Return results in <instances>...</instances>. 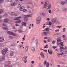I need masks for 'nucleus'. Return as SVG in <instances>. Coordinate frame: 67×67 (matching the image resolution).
<instances>
[{
  "instance_id": "nucleus-1",
  "label": "nucleus",
  "mask_w": 67,
  "mask_h": 67,
  "mask_svg": "<svg viewBox=\"0 0 67 67\" xmlns=\"http://www.w3.org/2000/svg\"><path fill=\"white\" fill-rule=\"evenodd\" d=\"M7 51H8V48H7L3 49L2 52V54L4 55H5L6 54H7Z\"/></svg>"
},
{
  "instance_id": "nucleus-2",
  "label": "nucleus",
  "mask_w": 67,
  "mask_h": 67,
  "mask_svg": "<svg viewBox=\"0 0 67 67\" xmlns=\"http://www.w3.org/2000/svg\"><path fill=\"white\" fill-rule=\"evenodd\" d=\"M49 1H47L46 2H45V4H44V6L43 7V8H47V5H48L49 4Z\"/></svg>"
},
{
  "instance_id": "nucleus-3",
  "label": "nucleus",
  "mask_w": 67,
  "mask_h": 67,
  "mask_svg": "<svg viewBox=\"0 0 67 67\" xmlns=\"http://www.w3.org/2000/svg\"><path fill=\"white\" fill-rule=\"evenodd\" d=\"M32 16V15H25V22L28 21V18L29 17Z\"/></svg>"
},
{
  "instance_id": "nucleus-4",
  "label": "nucleus",
  "mask_w": 67,
  "mask_h": 67,
  "mask_svg": "<svg viewBox=\"0 0 67 67\" xmlns=\"http://www.w3.org/2000/svg\"><path fill=\"white\" fill-rule=\"evenodd\" d=\"M8 34H9L10 35H13L14 36H16V35L15 33H14L10 31H8L7 32Z\"/></svg>"
},
{
  "instance_id": "nucleus-5",
  "label": "nucleus",
  "mask_w": 67,
  "mask_h": 67,
  "mask_svg": "<svg viewBox=\"0 0 67 67\" xmlns=\"http://www.w3.org/2000/svg\"><path fill=\"white\" fill-rule=\"evenodd\" d=\"M57 21V19L54 18V19H52L51 20V21L52 22V23H53V24H55L56 21Z\"/></svg>"
},
{
  "instance_id": "nucleus-6",
  "label": "nucleus",
  "mask_w": 67,
  "mask_h": 67,
  "mask_svg": "<svg viewBox=\"0 0 67 67\" xmlns=\"http://www.w3.org/2000/svg\"><path fill=\"white\" fill-rule=\"evenodd\" d=\"M60 52H63L64 50H65V48H64V47L63 46L61 47L60 48Z\"/></svg>"
},
{
  "instance_id": "nucleus-7",
  "label": "nucleus",
  "mask_w": 67,
  "mask_h": 67,
  "mask_svg": "<svg viewBox=\"0 0 67 67\" xmlns=\"http://www.w3.org/2000/svg\"><path fill=\"white\" fill-rule=\"evenodd\" d=\"M10 56H13L14 55V52L13 51H11L10 53Z\"/></svg>"
},
{
  "instance_id": "nucleus-8",
  "label": "nucleus",
  "mask_w": 67,
  "mask_h": 67,
  "mask_svg": "<svg viewBox=\"0 0 67 67\" xmlns=\"http://www.w3.org/2000/svg\"><path fill=\"white\" fill-rule=\"evenodd\" d=\"M40 55L42 58H45V56L44 55V54L43 52H41L40 53Z\"/></svg>"
},
{
  "instance_id": "nucleus-9",
  "label": "nucleus",
  "mask_w": 67,
  "mask_h": 67,
  "mask_svg": "<svg viewBox=\"0 0 67 67\" xmlns=\"http://www.w3.org/2000/svg\"><path fill=\"white\" fill-rule=\"evenodd\" d=\"M16 5V3L15 2H13L11 4V6H14V5Z\"/></svg>"
},
{
  "instance_id": "nucleus-10",
  "label": "nucleus",
  "mask_w": 67,
  "mask_h": 67,
  "mask_svg": "<svg viewBox=\"0 0 67 67\" xmlns=\"http://www.w3.org/2000/svg\"><path fill=\"white\" fill-rule=\"evenodd\" d=\"M4 41V38L2 37H0V42H2Z\"/></svg>"
},
{
  "instance_id": "nucleus-11",
  "label": "nucleus",
  "mask_w": 67,
  "mask_h": 67,
  "mask_svg": "<svg viewBox=\"0 0 67 67\" xmlns=\"http://www.w3.org/2000/svg\"><path fill=\"white\" fill-rule=\"evenodd\" d=\"M20 18H21V16L18 17H16L15 19H14V20H19Z\"/></svg>"
},
{
  "instance_id": "nucleus-12",
  "label": "nucleus",
  "mask_w": 67,
  "mask_h": 67,
  "mask_svg": "<svg viewBox=\"0 0 67 67\" xmlns=\"http://www.w3.org/2000/svg\"><path fill=\"white\" fill-rule=\"evenodd\" d=\"M24 8H25V7L24 6H22L20 8L19 10L20 11H23V9H24Z\"/></svg>"
},
{
  "instance_id": "nucleus-13",
  "label": "nucleus",
  "mask_w": 67,
  "mask_h": 67,
  "mask_svg": "<svg viewBox=\"0 0 67 67\" xmlns=\"http://www.w3.org/2000/svg\"><path fill=\"white\" fill-rule=\"evenodd\" d=\"M5 63L6 64H7V65H9V64H11V62L10 61H6L5 62Z\"/></svg>"
},
{
  "instance_id": "nucleus-14",
  "label": "nucleus",
  "mask_w": 67,
  "mask_h": 67,
  "mask_svg": "<svg viewBox=\"0 0 67 67\" xmlns=\"http://www.w3.org/2000/svg\"><path fill=\"white\" fill-rule=\"evenodd\" d=\"M29 49V46L28 45L25 48V52H27L28 51V49Z\"/></svg>"
},
{
  "instance_id": "nucleus-15",
  "label": "nucleus",
  "mask_w": 67,
  "mask_h": 67,
  "mask_svg": "<svg viewBox=\"0 0 67 67\" xmlns=\"http://www.w3.org/2000/svg\"><path fill=\"white\" fill-rule=\"evenodd\" d=\"M48 53H49V54L51 55H52L53 54V53L52 52V50H51L50 52H49V49H48Z\"/></svg>"
},
{
  "instance_id": "nucleus-16",
  "label": "nucleus",
  "mask_w": 67,
  "mask_h": 67,
  "mask_svg": "<svg viewBox=\"0 0 67 67\" xmlns=\"http://www.w3.org/2000/svg\"><path fill=\"white\" fill-rule=\"evenodd\" d=\"M2 29L4 30H6V31H8L9 30V29L5 27H2Z\"/></svg>"
},
{
  "instance_id": "nucleus-17",
  "label": "nucleus",
  "mask_w": 67,
  "mask_h": 67,
  "mask_svg": "<svg viewBox=\"0 0 67 67\" xmlns=\"http://www.w3.org/2000/svg\"><path fill=\"white\" fill-rule=\"evenodd\" d=\"M9 20L8 18H6L4 19V22H8Z\"/></svg>"
},
{
  "instance_id": "nucleus-18",
  "label": "nucleus",
  "mask_w": 67,
  "mask_h": 67,
  "mask_svg": "<svg viewBox=\"0 0 67 67\" xmlns=\"http://www.w3.org/2000/svg\"><path fill=\"white\" fill-rule=\"evenodd\" d=\"M13 66L12 65H10L9 66V65H7V64L5 65V67H12Z\"/></svg>"
},
{
  "instance_id": "nucleus-19",
  "label": "nucleus",
  "mask_w": 67,
  "mask_h": 67,
  "mask_svg": "<svg viewBox=\"0 0 67 67\" xmlns=\"http://www.w3.org/2000/svg\"><path fill=\"white\" fill-rule=\"evenodd\" d=\"M21 22H22V21L21 20H19L15 21V23H21Z\"/></svg>"
},
{
  "instance_id": "nucleus-20",
  "label": "nucleus",
  "mask_w": 67,
  "mask_h": 67,
  "mask_svg": "<svg viewBox=\"0 0 67 67\" xmlns=\"http://www.w3.org/2000/svg\"><path fill=\"white\" fill-rule=\"evenodd\" d=\"M48 9H51V3H50L49 5H48Z\"/></svg>"
},
{
  "instance_id": "nucleus-21",
  "label": "nucleus",
  "mask_w": 67,
  "mask_h": 67,
  "mask_svg": "<svg viewBox=\"0 0 67 67\" xmlns=\"http://www.w3.org/2000/svg\"><path fill=\"white\" fill-rule=\"evenodd\" d=\"M35 48L34 47H33L31 48V50H32L33 52H34L35 51Z\"/></svg>"
},
{
  "instance_id": "nucleus-22",
  "label": "nucleus",
  "mask_w": 67,
  "mask_h": 67,
  "mask_svg": "<svg viewBox=\"0 0 67 67\" xmlns=\"http://www.w3.org/2000/svg\"><path fill=\"white\" fill-rule=\"evenodd\" d=\"M58 43L59 44H60L61 46H64V44H63V42H60Z\"/></svg>"
},
{
  "instance_id": "nucleus-23",
  "label": "nucleus",
  "mask_w": 67,
  "mask_h": 67,
  "mask_svg": "<svg viewBox=\"0 0 67 67\" xmlns=\"http://www.w3.org/2000/svg\"><path fill=\"white\" fill-rule=\"evenodd\" d=\"M3 16L4 18H6L8 16V14L7 13H5Z\"/></svg>"
},
{
  "instance_id": "nucleus-24",
  "label": "nucleus",
  "mask_w": 67,
  "mask_h": 67,
  "mask_svg": "<svg viewBox=\"0 0 67 67\" xmlns=\"http://www.w3.org/2000/svg\"><path fill=\"white\" fill-rule=\"evenodd\" d=\"M40 20H37L36 21V23H37V24H39V23H40Z\"/></svg>"
},
{
  "instance_id": "nucleus-25",
  "label": "nucleus",
  "mask_w": 67,
  "mask_h": 67,
  "mask_svg": "<svg viewBox=\"0 0 67 67\" xmlns=\"http://www.w3.org/2000/svg\"><path fill=\"white\" fill-rule=\"evenodd\" d=\"M61 4H62L64 5L65 4V1H62L61 2Z\"/></svg>"
},
{
  "instance_id": "nucleus-26",
  "label": "nucleus",
  "mask_w": 67,
  "mask_h": 67,
  "mask_svg": "<svg viewBox=\"0 0 67 67\" xmlns=\"http://www.w3.org/2000/svg\"><path fill=\"white\" fill-rule=\"evenodd\" d=\"M13 0H7L6 2H11Z\"/></svg>"
},
{
  "instance_id": "nucleus-27",
  "label": "nucleus",
  "mask_w": 67,
  "mask_h": 67,
  "mask_svg": "<svg viewBox=\"0 0 67 67\" xmlns=\"http://www.w3.org/2000/svg\"><path fill=\"white\" fill-rule=\"evenodd\" d=\"M37 20L41 21V17L40 16L38 17L37 18Z\"/></svg>"
},
{
  "instance_id": "nucleus-28",
  "label": "nucleus",
  "mask_w": 67,
  "mask_h": 67,
  "mask_svg": "<svg viewBox=\"0 0 67 67\" xmlns=\"http://www.w3.org/2000/svg\"><path fill=\"white\" fill-rule=\"evenodd\" d=\"M57 41L58 42H62V41L61 40V39L60 38H59L57 40Z\"/></svg>"
},
{
  "instance_id": "nucleus-29",
  "label": "nucleus",
  "mask_w": 67,
  "mask_h": 67,
  "mask_svg": "<svg viewBox=\"0 0 67 67\" xmlns=\"http://www.w3.org/2000/svg\"><path fill=\"white\" fill-rule=\"evenodd\" d=\"M3 12V11L2 9H1L0 10V14L1 13H2Z\"/></svg>"
},
{
  "instance_id": "nucleus-30",
  "label": "nucleus",
  "mask_w": 67,
  "mask_h": 67,
  "mask_svg": "<svg viewBox=\"0 0 67 67\" xmlns=\"http://www.w3.org/2000/svg\"><path fill=\"white\" fill-rule=\"evenodd\" d=\"M22 60L23 61H25V57H24L22 59Z\"/></svg>"
},
{
  "instance_id": "nucleus-31",
  "label": "nucleus",
  "mask_w": 67,
  "mask_h": 67,
  "mask_svg": "<svg viewBox=\"0 0 67 67\" xmlns=\"http://www.w3.org/2000/svg\"><path fill=\"white\" fill-rule=\"evenodd\" d=\"M21 24L23 25H25V23L24 22H23Z\"/></svg>"
},
{
  "instance_id": "nucleus-32",
  "label": "nucleus",
  "mask_w": 67,
  "mask_h": 67,
  "mask_svg": "<svg viewBox=\"0 0 67 67\" xmlns=\"http://www.w3.org/2000/svg\"><path fill=\"white\" fill-rule=\"evenodd\" d=\"M50 41H51V38H48V39L47 41L48 42H49Z\"/></svg>"
},
{
  "instance_id": "nucleus-33",
  "label": "nucleus",
  "mask_w": 67,
  "mask_h": 67,
  "mask_svg": "<svg viewBox=\"0 0 67 67\" xmlns=\"http://www.w3.org/2000/svg\"><path fill=\"white\" fill-rule=\"evenodd\" d=\"M45 30L46 31H49V29H48V28H47L45 29Z\"/></svg>"
},
{
  "instance_id": "nucleus-34",
  "label": "nucleus",
  "mask_w": 67,
  "mask_h": 67,
  "mask_svg": "<svg viewBox=\"0 0 67 67\" xmlns=\"http://www.w3.org/2000/svg\"><path fill=\"white\" fill-rule=\"evenodd\" d=\"M10 14L11 15H14V14H15V13H14V12H13L10 13Z\"/></svg>"
},
{
  "instance_id": "nucleus-35",
  "label": "nucleus",
  "mask_w": 67,
  "mask_h": 67,
  "mask_svg": "<svg viewBox=\"0 0 67 67\" xmlns=\"http://www.w3.org/2000/svg\"><path fill=\"white\" fill-rule=\"evenodd\" d=\"M43 33L45 35H47V34H48L47 32H43Z\"/></svg>"
},
{
  "instance_id": "nucleus-36",
  "label": "nucleus",
  "mask_w": 67,
  "mask_h": 67,
  "mask_svg": "<svg viewBox=\"0 0 67 67\" xmlns=\"http://www.w3.org/2000/svg\"><path fill=\"white\" fill-rule=\"evenodd\" d=\"M46 63H47V61H45L44 62V65H46Z\"/></svg>"
},
{
  "instance_id": "nucleus-37",
  "label": "nucleus",
  "mask_w": 67,
  "mask_h": 67,
  "mask_svg": "<svg viewBox=\"0 0 67 67\" xmlns=\"http://www.w3.org/2000/svg\"><path fill=\"white\" fill-rule=\"evenodd\" d=\"M65 31H66V28H64L63 29V32H65Z\"/></svg>"
},
{
  "instance_id": "nucleus-38",
  "label": "nucleus",
  "mask_w": 67,
  "mask_h": 67,
  "mask_svg": "<svg viewBox=\"0 0 67 67\" xmlns=\"http://www.w3.org/2000/svg\"><path fill=\"white\" fill-rule=\"evenodd\" d=\"M4 0H0V3H2Z\"/></svg>"
},
{
  "instance_id": "nucleus-39",
  "label": "nucleus",
  "mask_w": 67,
  "mask_h": 67,
  "mask_svg": "<svg viewBox=\"0 0 67 67\" xmlns=\"http://www.w3.org/2000/svg\"><path fill=\"white\" fill-rule=\"evenodd\" d=\"M2 61H3V59H2V58H0V62H2Z\"/></svg>"
},
{
  "instance_id": "nucleus-40",
  "label": "nucleus",
  "mask_w": 67,
  "mask_h": 67,
  "mask_svg": "<svg viewBox=\"0 0 67 67\" xmlns=\"http://www.w3.org/2000/svg\"><path fill=\"white\" fill-rule=\"evenodd\" d=\"M35 44H37V40H36L35 41Z\"/></svg>"
},
{
  "instance_id": "nucleus-41",
  "label": "nucleus",
  "mask_w": 67,
  "mask_h": 67,
  "mask_svg": "<svg viewBox=\"0 0 67 67\" xmlns=\"http://www.w3.org/2000/svg\"><path fill=\"white\" fill-rule=\"evenodd\" d=\"M48 12L49 13H52V11L51 10H48Z\"/></svg>"
},
{
  "instance_id": "nucleus-42",
  "label": "nucleus",
  "mask_w": 67,
  "mask_h": 67,
  "mask_svg": "<svg viewBox=\"0 0 67 67\" xmlns=\"http://www.w3.org/2000/svg\"><path fill=\"white\" fill-rule=\"evenodd\" d=\"M49 25H52V22H50L49 23Z\"/></svg>"
},
{
  "instance_id": "nucleus-43",
  "label": "nucleus",
  "mask_w": 67,
  "mask_h": 67,
  "mask_svg": "<svg viewBox=\"0 0 67 67\" xmlns=\"http://www.w3.org/2000/svg\"><path fill=\"white\" fill-rule=\"evenodd\" d=\"M9 38H14V37H13L12 36H10Z\"/></svg>"
},
{
  "instance_id": "nucleus-44",
  "label": "nucleus",
  "mask_w": 67,
  "mask_h": 67,
  "mask_svg": "<svg viewBox=\"0 0 67 67\" xmlns=\"http://www.w3.org/2000/svg\"><path fill=\"white\" fill-rule=\"evenodd\" d=\"M52 48H54V49H55V48H57V47L56 46L55 47L54 46H52Z\"/></svg>"
},
{
  "instance_id": "nucleus-45",
  "label": "nucleus",
  "mask_w": 67,
  "mask_h": 67,
  "mask_svg": "<svg viewBox=\"0 0 67 67\" xmlns=\"http://www.w3.org/2000/svg\"><path fill=\"white\" fill-rule=\"evenodd\" d=\"M2 59L3 60V59H5V58L4 57H2Z\"/></svg>"
},
{
  "instance_id": "nucleus-46",
  "label": "nucleus",
  "mask_w": 67,
  "mask_h": 67,
  "mask_svg": "<svg viewBox=\"0 0 67 67\" xmlns=\"http://www.w3.org/2000/svg\"><path fill=\"white\" fill-rule=\"evenodd\" d=\"M57 23L60 24V21H57Z\"/></svg>"
},
{
  "instance_id": "nucleus-47",
  "label": "nucleus",
  "mask_w": 67,
  "mask_h": 67,
  "mask_svg": "<svg viewBox=\"0 0 67 67\" xmlns=\"http://www.w3.org/2000/svg\"><path fill=\"white\" fill-rule=\"evenodd\" d=\"M63 54H64V52H62V53H60V54H59V55H61V56H62V55H63Z\"/></svg>"
},
{
  "instance_id": "nucleus-48",
  "label": "nucleus",
  "mask_w": 67,
  "mask_h": 67,
  "mask_svg": "<svg viewBox=\"0 0 67 67\" xmlns=\"http://www.w3.org/2000/svg\"><path fill=\"white\" fill-rule=\"evenodd\" d=\"M55 41H52V43L53 44H55Z\"/></svg>"
},
{
  "instance_id": "nucleus-49",
  "label": "nucleus",
  "mask_w": 67,
  "mask_h": 67,
  "mask_svg": "<svg viewBox=\"0 0 67 67\" xmlns=\"http://www.w3.org/2000/svg\"><path fill=\"white\" fill-rule=\"evenodd\" d=\"M34 63H35V62L34 61H32L31 62V63H32V64H34Z\"/></svg>"
},
{
  "instance_id": "nucleus-50",
  "label": "nucleus",
  "mask_w": 67,
  "mask_h": 67,
  "mask_svg": "<svg viewBox=\"0 0 67 67\" xmlns=\"http://www.w3.org/2000/svg\"><path fill=\"white\" fill-rule=\"evenodd\" d=\"M48 46V45H46V46L44 47V48H48V47H47Z\"/></svg>"
},
{
  "instance_id": "nucleus-51",
  "label": "nucleus",
  "mask_w": 67,
  "mask_h": 67,
  "mask_svg": "<svg viewBox=\"0 0 67 67\" xmlns=\"http://www.w3.org/2000/svg\"><path fill=\"white\" fill-rule=\"evenodd\" d=\"M21 5L20 4H18V8H20L21 7Z\"/></svg>"
},
{
  "instance_id": "nucleus-52",
  "label": "nucleus",
  "mask_w": 67,
  "mask_h": 67,
  "mask_svg": "<svg viewBox=\"0 0 67 67\" xmlns=\"http://www.w3.org/2000/svg\"><path fill=\"white\" fill-rule=\"evenodd\" d=\"M48 66H49V63H47V65H46V67H48Z\"/></svg>"
},
{
  "instance_id": "nucleus-53",
  "label": "nucleus",
  "mask_w": 67,
  "mask_h": 67,
  "mask_svg": "<svg viewBox=\"0 0 67 67\" xmlns=\"http://www.w3.org/2000/svg\"><path fill=\"white\" fill-rule=\"evenodd\" d=\"M57 27H58V28H59V29H60V27H61V26H57Z\"/></svg>"
},
{
  "instance_id": "nucleus-54",
  "label": "nucleus",
  "mask_w": 67,
  "mask_h": 67,
  "mask_svg": "<svg viewBox=\"0 0 67 67\" xmlns=\"http://www.w3.org/2000/svg\"><path fill=\"white\" fill-rule=\"evenodd\" d=\"M2 25H3V26H6V25L5 24H2Z\"/></svg>"
},
{
  "instance_id": "nucleus-55",
  "label": "nucleus",
  "mask_w": 67,
  "mask_h": 67,
  "mask_svg": "<svg viewBox=\"0 0 67 67\" xmlns=\"http://www.w3.org/2000/svg\"><path fill=\"white\" fill-rule=\"evenodd\" d=\"M19 46L20 47V48H21V47H23V46H22V45L20 44L19 45Z\"/></svg>"
},
{
  "instance_id": "nucleus-56",
  "label": "nucleus",
  "mask_w": 67,
  "mask_h": 67,
  "mask_svg": "<svg viewBox=\"0 0 67 67\" xmlns=\"http://www.w3.org/2000/svg\"><path fill=\"white\" fill-rule=\"evenodd\" d=\"M55 51H57V52H59V51L58 50V49H55Z\"/></svg>"
},
{
  "instance_id": "nucleus-57",
  "label": "nucleus",
  "mask_w": 67,
  "mask_h": 67,
  "mask_svg": "<svg viewBox=\"0 0 67 67\" xmlns=\"http://www.w3.org/2000/svg\"><path fill=\"white\" fill-rule=\"evenodd\" d=\"M2 15H0V19H2Z\"/></svg>"
},
{
  "instance_id": "nucleus-58",
  "label": "nucleus",
  "mask_w": 67,
  "mask_h": 67,
  "mask_svg": "<svg viewBox=\"0 0 67 67\" xmlns=\"http://www.w3.org/2000/svg\"><path fill=\"white\" fill-rule=\"evenodd\" d=\"M2 44H0V48L2 47Z\"/></svg>"
},
{
  "instance_id": "nucleus-59",
  "label": "nucleus",
  "mask_w": 67,
  "mask_h": 67,
  "mask_svg": "<svg viewBox=\"0 0 67 67\" xmlns=\"http://www.w3.org/2000/svg\"><path fill=\"white\" fill-rule=\"evenodd\" d=\"M64 11H67V8H65L64 10Z\"/></svg>"
},
{
  "instance_id": "nucleus-60",
  "label": "nucleus",
  "mask_w": 67,
  "mask_h": 67,
  "mask_svg": "<svg viewBox=\"0 0 67 67\" xmlns=\"http://www.w3.org/2000/svg\"><path fill=\"white\" fill-rule=\"evenodd\" d=\"M41 66H42V64H40L39 65V67H42Z\"/></svg>"
},
{
  "instance_id": "nucleus-61",
  "label": "nucleus",
  "mask_w": 67,
  "mask_h": 67,
  "mask_svg": "<svg viewBox=\"0 0 67 67\" xmlns=\"http://www.w3.org/2000/svg\"><path fill=\"white\" fill-rule=\"evenodd\" d=\"M23 12H25V9H23Z\"/></svg>"
},
{
  "instance_id": "nucleus-62",
  "label": "nucleus",
  "mask_w": 67,
  "mask_h": 67,
  "mask_svg": "<svg viewBox=\"0 0 67 67\" xmlns=\"http://www.w3.org/2000/svg\"><path fill=\"white\" fill-rule=\"evenodd\" d=\"M42 15H43V16H44L45 15V14L43 13H42Z\"/></svg>"
},
{
  "instance_id": "nucleus-63",
  "label": "nucleus",
  "mask_w": 67,
  "mask_h": 67,
  "mask_svg": "<svg viewBox=\"0 0 67 67\" xmlns=\"http://www.w3.org/2000/svg\"><path fill=\"white\" fill-rule=\"evenodd\" d=\"M47 21H49V20H50V19L48 18H47Z\"/></svg>"
},
{
  "instance_id": "nucleus-64",
  "label": "nucleus",
  "mask_w": 67,
  "mask_h": 67,
  "mask_svg": "<svg viewBox=\"0 0 67 67\" xmlns=\"http://www.w3.org/2000/svg\"><path fill=\"white\" fill-rule=\"evenodd\" d=\"M16 26H19V25H18V24H15Z\"/></svg>"
}]
</instances>
